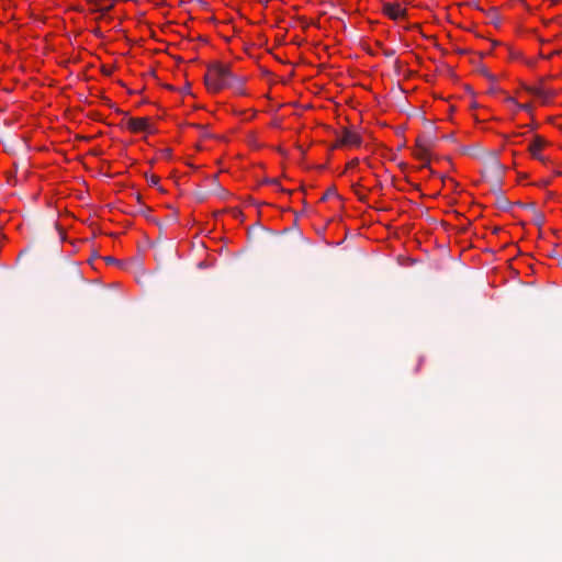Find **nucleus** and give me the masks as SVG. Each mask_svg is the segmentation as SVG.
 <instances>
[{"label":"nucleus","instance_id":"nucleus-1","mask_svg":"<svg viewBox=\"0 0 562 562\" xmlns=\"http://www.w3.org/2000/svg\"><path fill=\"white\" fill-rule=\"evenodd\" d=\"M204 80L207 89L214 93L223 89L240 92L244 86V79L234 75L228 65L221 63H214L209 66Z\"/></svg>","mask_w":562,"mask_h":562},{"label":"nucleus","instance_id":"nucleus-2","mask_svg":"<svg viewBox=\"0 0 562 562\" xmlns=\"http://www.w3.org/2000/svg\"><path fill=\"white\" fill-rule=\"evenodd\" d=\"M362 143L361 136L347 127H344L340 134L337 135V146H355L358 147Z\"/></svg>","mask_w":562,"mask_h":562},{"label":"nucleus","instance_id":"nucleus-3","mask_svg":"<svg viewBox=\"0 0 562 562\" xmlns=\"http://www.w3.org/2000/svg\"><path fill=\"white\" fill-rule=\"evenodd\" d=\"M126 126L133 133L151 132L147 117H131L127 120Z\"/></svg>","mask_w":562,"mask_h":562},{"label":"nucleus","instance_id":"nucleus-4","mask_svg":"<svg viewBox=\"0 0 562 562\" xmlns=\"http://www.w3.org/2000/svg\"><path fill=\"white\" fill-rule=\"evenodd\" d=\"M547 142L539 135H536L529 145V151L531 156L540 161L544 160V157L540 154L541 149L546 146Z\"/></svg>","mask_w":562,"mask_h":562},{"label":"nucleus","instance_id":"nucleus-5","mask_svg":"<svg viewBox=\"0 0 562 562\" xmlns=\"http://www.w3.org/2000/svg\"><path fill=\"white\" fill-rule=\"evenodd\" d=\"M383 12L393 20H397L405 15V9H403L398 3H384Z\"/></svg>","mask_w":562,"mask_h":562},{"label":"nucleus","instance_id":"nucleus-6","mask_svg":"<svg viewBox=\"0 0 562 562\" xmlns=\"http://www.w3.org/2000/svg\"><path fill=\"white\" fill-rule=\"evenodd\" d=\"M417 150L415 151V156L420 159V160H424L425 164L423 165V167H427L428 166V154H429V149H430V145L426 142H423L420 138L417 139Z\"/></svg>","mask_w":562,"mask_h":562},{"label":"nucleus","instance_id":"nucleus-7","mask_svg":"<svg viewBox=\"0 0 562 562\" xmlns=\"http://www.w3.org/2000/svg\"><path fill=\"white\" fill-rule=\"evenodd\" d=\"M319 201L339 202V206H342V196L338 194L335 188H329L321 198Z\"/></svg>","mask_w":562,"mask_h":562},{"label":"nucleus","instance_id":"nucleus-8","mask_svg":"<svg viewBox=\"0 0 562 562\" xmlns=\"http://www.w3.org/2000/svg\"><path fill=\"white\" fill-rule=\"evenodd\" d=\"M494 205L498 211H508L512 207V202L504 195L497 194Z\"/></svg>","mask_w":562,"mask_h":562},{"label":"nucleus","instance_id":"nucleus-9","mask_svg":"<svg viewBox=\"0 0 562 562\" xmlns=\"http://www.w3.org/2000/svg\"><path fill=\"white\" fill-rule=\"evenodd\" d=\"M265 205H268L265 201H258L252 198H250L245 204L241 205V207H257L260 209ZM240 206L232 207L229 211H240Z\"/></svg>","mask_w":562,"mask_h":562},{"label":"nucleus","instance_id":"nucleus-10","mask_svg":"<svg viewBox=\"0 0 562 562\" xmlns=\"http://www.w3.org/2000/svg\"><path fill=\"white\" fill-rule=\"evenodd\" d=\"M528 91H529L531 94H533V95H536V97H538V98H540V99H542V100H547L548 98H550V97H551V93H550V92H548V91H546V90H543V89H541V88H537V87L528 88Z\"/></svg>","mask_w":562,"mask_h":562},{"label":"nucleus","instance_id":"nucleus-11","mask_svg":"<svg viewBox=\"0 0 562 562\" xmlns=\"http://www.w3.org/2000/svg\"><path fill=\"white\" fill-rule=\"evenodd\" d=\"M142 214L145 216L146 221H148V222H150V223L156 224V225L159 227V229H160V231L162 229V222H161V221H159V220L154 215V213H142Z\"/></svg>","mask_w":562,"mask_h":562},{"label":"nucleus","instance_id":"nucleus-12","mask_svg":"<svg viewBox=\"0 0 562 562\" xmlns=\"http://www.w3.org/2000/svg\"><path fill=\"white\" fill-rule=\"evenodd\" d=\"M161 222H162V228H166L169 225L176 224L178 222V217L176 214H172V215L168 216L165 221H161Z\"/></svg>","mask_w":562,"mask_h":562},{"label":"nucleus","instance_id":"nucleus-13","mask_svg":"<svg viewBox=\"0 0 562 562\" xmlns=\"http://www.w3.org/2000/svg\"><path fill=\"white\" fill-rule=\"evenodd\" d=\"M54 226H55V228L59 232L60 238H61V239H65V229H64V227L61 226V224H60L58 221H56V222L54 223Z\"/></svg>","mask_w":562,"mask_h":562},{"label":"nucleus","instance_id":"nucleus-14","mask_svg":"<svg viewBox=\"0 0 562 562\" xmlns=\"http://www.w3.org/2000/svg\"><path fill=\"white\" fill-rule=\"evenodd\" d=\"M148 183H149L150 186H154V187L158 186V183H159V177H158V176H155V175H151L150 177H148Z\"/></svg>","mask_w":562,"mask_h":562},{"label":"nucleus","instance_id":"nucleus-15","mask_svg":"<svg viewBox=\"0 0 562 562\" xmlns=\"http://www.w3.org/2000/svg\"><path fill=\"white\" fill-rule=\"evenodd\" d=\"M537 207H538V205H537V203L535 201L527 202L524 205V209L529 210V211H533Z\"/></svg>","mask_w":562,"mask_h":562},{"label":"nucleus","instance_id":"nucleus-16","mask_svg":"<svg viewBox=\"0 0 562 562\" xmlns=\"http://www.w3.org/2000/svg\"><path fill=\"white\" fill-rule=\"evenodd\" d=\"M533 222L536 225L538 226H541L542 223L544 222V218L543 216L541 215V213H538L537 216L533 218Z\"/></svg>","mask_w":562,"mask_h":562},{"label":"nucleus","instance_id":"nucleus-17","mask_svg":"<svg viewBox=\"0 0 562 562\" xmlns=\"http://www.w3.org/2000/svg\"><path fill=\"white\" fill-rule=\"evenodd\" d=\"M112 7H113V4H110V5H108V7H106V5L98 7V8L95 9V11H99V12L104 13V12L110 11V10L112 9Z\"/></svg>","mask_w":562,"mask_h":562},{"label":"nucleus","instance_id":"nucleus-18","mask_svg":"<svg viewBox=\"0 0 562 562\" xmlns=\"http://www.w3.org/2000/svg\"><path fill=\"white\" fill-rule=\"evenodd\" d=\"M493 164H494V167H495L496 170H498V171L503 170V166L501 165V162L497 160L496 157L494 158V162Z\"/></svg>","mask_w":562,"mask_h":562},{"label":"nucleus","instance_id":"nucleus-19","mask_svg":"<svg viewBox=\"0 0 562 562\" xmlns=\"http://www.w3.org/2000/svg\"><path fill=\"white\" fill-rule=\"evenodd\" d=\"M482 74L488 78L490 80L494 81L495 80V77L493 75H491L486 69H483L482 70Z\"/></svg>","mask_w":562,"mask_h":562},{"label":"nucleus","instance_id":"nucleus-20","mask_svg":"<svg viewBox=\"0 0 562 562\" xmlns=\"http://www.w3.org/2000/svg\"><path fill=\"white\" fill-rule=\"evenodd\" d=\"M106 263H114L116 262V259L113 257H104L103 258Z\"/></svg>","mask_w":562,"mask_h":562},{"label":"nucleus","instance_id":"nucleus-21","mask_svg":"<svg viewBox=\"0 0 562 562\" xmlns=\"http://www.w3.org/2000/svg\"><path fill=\"white\" fill-rule=\"evenodd\" d=\"M162 154L165 157L169 158L171 156V149L170 148H165L162 150Z\"/></svg>","mask_w":562,"mask_h":562},{"label":"nucleus","instance_id":"nucleus-22","mask_svg":"<svg viewBox=\"0 0 562 562\" xmlns=\"http://www.w3.org/2000/svg\"><path fill=\"white\" fill-rule=\"evenodd\" d=\"M345 200L342 199V206H339V202H333V207H336V209H344L345 207V204H344Z\"/></svg>","mask_w":562,"mask_h":562},{"label":"nucleus","instance_id":"nucleus-23","mask_svg":"<svg viewBox=\"0 0 562 562\" xmlns=\"http://www.w3.org/2000/svg\"><path fill=\"white\" fill-rule=\"evenodd\" d=\"M524 205H525V203H522V202H520V201H516V202H513V203H512V207H513V206H518V207H522V209H524Z\"/></svg>","mask_w":562,"mask_h":562},{"label":"nucleus","instance_id":"nucleus-24","mask_svg":"<svg viewBox=\"0 0 562 562\" xmlns=\"http://www.w3.org/2000/svg\"><path fill=\"white\" fill-rule=\"evenodd\" d=\"M394 54H395V52H394L393 49H389V50H385V52H384V55H385L386 57H392Z\"/></svg>","mask_w":562,"mask_h":562},{"label":"nucleus","instance_id":"nucleus-25","mask_svg":"<svg viewBox=\"0 0 562 562\" xmlns=\"http://www.w3.org/2000/svg\"><path fill=\"white\" fill-rule=\"evenodd\" d=\"M506 100H507V102H513V103H515V100H514V98H512V97H508Z\"/></svg>","mask_w":562,"mask_h":562},{"label":"nucleus","instance_id":"nucleus-26","mask_svg":"<svg viewBox=\"0 0 562 562\" xmlns=\"http://www.w3.org/2000/svg\"><path fill=\"white\" fill-rule=\"evenodd\" d=\"M296 214L299 215V216H297V218H299V217H303V216H304V215H306L307 213L301 212V213H296Z\"/></svg>","mask_w":562,"mask_h":562},{"label":"nucleus","instance_id":"nucleus-27","mask_svg":"<svg viewBox=\"0 0 562 562\" xmlns=\"http://www.w3.org/2000/svg\"><path fill=\"white\" fill-rule=\"evenodd\" d=\"M193 126L196 127V128L204 130V127L202 125H199V124H194Z\"/></svg>","mask_w":562,"mask_h":562},{"label":"nucleus","instance_id":"nucleus-28","mask_svg":"<svg viewBox=\"0 0 562 562\" xmlns=\"http://www.w3.org/2000/svg\"><path fill=\"white\" fill-rule=\"evenodd\" d=\"M280 211L285 212V211H291V210H290V209H288V207L282 206V207L280 209Z\"/></svg>","mask_w":562,"mask_h":562}]
</instances>
